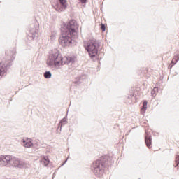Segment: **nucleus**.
Returning <instances> with one entry per match:
<instances>
[{"label": "nucleus", "instance_id": "ddd939ff", "mask_svg": "<svg viewBox=\"0 0 179 179\" xmlns=\"http://www.w3.org/2000/svg\"><path fill=\"white\" fill-rule=\"evenodd\" d=\"M179 61V56L178 55H175L173 57V59L171 61V64H169V68H173V66H174V65H176V64H177Z\"/></svg>", "mask_w": 179, "mask_h": 179}, {"label": "nucleus", "instance_id": "20e7f679", "mask_svg": "<svg viewBox=\"0 0 179 179\" xmlns=\"http://www.w3.org/2000/svg\"><path fill=\"white\" fill-rule=\"evenodd\" d=\"M6 55H8L9 58L7 60H0V79L2 76H6L8 69L12 66V62L15 61V55L16 52L15 51H6Z\"/></svg>", "mask_w": 179, "mask_h": 179}, {"label": "nucleus", "instance_id": "9b49d317", "mask_svg": "<svg viewBox=\"0 0 179 179\" xmlns=\"http://www.w3.org/2000/svg\"><path fill=\"white\" fill-rule=\"evenodd\" d=\"M22 145L25 148H33L34 146V143L31 142V139H28V140H23L22 141Z\"/></svg>", "mask_w": 179, "mask_h": 179}, {"label": "nucleus", "instance_id": "a211bd4d", "mask_svg": "<svg viewBox=\"0 0 179 179\" xmlns=\"http://www.w3.org/2000/svg\"><path fill=\"white\" fill-rule=\"evenodd\" d=\"M175 162H176V164L175 166V167H177L179 165V155H176Z\"/></svg>", "mask_w": 179, "mask_h": 179}, {"label": "nucleus", "instance_id": "393cba45", "mask_svg": "<svg viewBox=\"0 0 179 179\" xmlns=\"http://www.w3.org/2000/svg\"><path fill=\"white\" fill-rule=\"evenodd\" d=\"M138 179H141V178H138Z\"/></svg>", "mask_w": 179, "mask_h": 179}, {"label": "nucleus", "instance_id": "0eeeda50", "mask_svg": "<svg viewBox=\"0 0 179 179\" xmlns=\"http://www.w3.org/2000/svg\"><path fill=\"white\" fill-rule=\"evenodd\" d=\"M12 156L10 155H1L0 156V166L3 167L11 164Z\"/></svg>", "mask_w": 179, "mask_h": 179}, {"label": "nucleus", "instance_id": "f257e3e1", "mask_svg": "<svg viewBox=\"0 0 179 179\" xmlns=\"http://www.w3.org/2000/svg\"><path fill=\"white\" fill-rule=\"evenodd\" d=\"M78 22L74 19L68 22H63L61 27L62 36L59 38V43L62 47H68L72 44V37H75L78 32Z\"/></svg>", "mask_w": 179, "mask_h": 179}, {"label": "nucleus", "instance_id": "b1692460", "mask_svg": "<svg viewBox=\"0 0 179 179\" xmlns=\"http://www.w3.org/2000/svg\"><path fill=\"white\" fill-rule=\"evenodd\" d=\"M36 24H38V22H36Z\"/></svg>", "mask_w": 179, "mask_h": 179}, {"label": "nucleus", "instance_id": "2eb2a0df", "mask_svg": "<svg viewBox=\"0 0 179 179\" xmlns=\"http://www.w3.org/2000/svg\"><path fill=\"white\" fill-rule=\"evenodd\" d=\"M41 162L45 167L50 164V159L47 156L43 157Z\"/></svg>", "mask_w": 179, "mask_h": 179}, {"label": "nucleus", "instance_id": "dca6fc26", "mask_svg": "<svg viewBox=\"0 0 179 179\" xmlns=\"http://www.w3.org/2000/svg\"><path fill=\"white\" fill-rule=\"evenodd\" d=\"M43 76L45 79H51V76H52V74L51 73V71H45L43 73Z\"/></svg>", "mask_w": 179, "mask_h": 179}, {"label": "nucleus", "instance_id": "f03ea898", "mask_svg": "<svg viewBox=\"0 0 179 179\" xmlns=\"http://www.w3.org/2000/svg\"><path fill=\"white\" fill-rule=\"evenodd\" d=\"M73 63H75V57L66 56L62 58L57 50L50 55L46 62L48 66H51L52 68L55 66V68L57 69L59 68L61 65H69V64Z\"/></svg>", "mask_w": 179, "mask_h": 179}, {"label": "nucleus", "instance_id": "412c9836", "mask_svg": "<svg viewBox=\"0 0 179 179\" xmlns=\"http://www.w3.org/2000/svg\"><path fill=\"white\" fill-rule=\"evenodd\" d=\"M134 96V94H131L129 96H128V99H132Z\"/></svg>", "mask_w": 179, "mask_h": 179}, {"label": "nucleus", "instance_id": "f8f14e48", "mask_svg": "<svg viewBox=\"0 0 179 179\" xmlns=\"http://www.w3.org/2000/svg\"><path fill=\"white\" fill-rule=\"evenodd\" d=\"M86 78H87L86 75H85V74L81 76L77 77V78L74 81L75 85H80V83H82V82H83V80H85V79H86Z\"/></svg>", "mask_w": 179, "mask_h": 179}, {"label": "nucleus", "instance_id": "423d86ee", "mask_svg": "<svg viewBox=\"0 0 179 179\" xmlns=\"http://www.w3.org/2000/svg\"><path fill=\"white\" fill-rule=\"evenodd\" d=\"M26 163L23 159L16 157H11V166L13 167H18V169H23Z\"/></svg>", "mask_w": 179, "mask_h": 179}, {"label": "nucleus", "instance_id": "5701e85b", "mask_svg": "<svg viewBox=\"0 0 179 179\" xmlns=\"http://www.w3.org/2000/svg\"><path fill=\"white\" fill-rule=\"evenodd\" d=\"M66 162H68V159H66L62 164V166H64V164H65V163H66Z\"/></svg>", "mask_w": 179, "mask_h": 179}, {"label": "nucleus", "instance_id": "f3484780", "mask_svg": "<svg viewBox=\"0 0 179 179\" xmlns=\"http://www.w3.org/2000/svg\"><path fill=\"white\" fill-rule=\"evenodd\" d=\"M147 109H148V102L145 101L143 102V107L141 108V110H143V113H145V111H146Z\"/></svg>", "mask_w": 179, "mask_h": 179}, {"label": "nucleus", "instance_id": "7ed1b4c3", "mask_svg": "<svg viewBox=\"0 0 179 179\" xmlns=\"http://www.w3.org/2000/svg\"><path fill=\"white\" fill-rule=\"evenodd\" d=\"M108 166V158L106 156H102L99 159L94 161L91 165V170L97 177H101L104 170Z\"/></svg>", "mask_w": 179, "mask_h": 179}, {"label": "nucleus", "instance_id": "9d476101", "mask_svg": "<svg viewBox=\"0 0 179 179\" xmlns=\"http://www.w3.org/2000/svg\"><path fill=\"white\" fill-rule=\"evenodd\" d=\"M145 142L146 144L147 148L150 149V146H152V136H149L148 134V131H145Z\"/></svg>", "mask_w": 179, "mask_h": 179}, {"label": "nucleus", "instance_id": "4be33fe9", "mask_svg": "<svg viewBox=\"0 0 179 179\" xmlns=\"http://www.w3.org/2000/svg\"><path fill=\"white\" fill-rule=\"evenodd\" d=\"M80 1L81 3H86V1L87 0H80Z\"/></svg>", "mask_w": 179, "mask_h": 179}, {"label": "nucleus", "instance_id": "39448f33", "mask_svg": "<svg viewBox=\"0 0 179 179\" xmlns=\"http://www.w3.org/2000/svg\"><path fill=\"white\" fill-rule=\"evenodd\" d=\"M100 42L99 41L91 40L85 45V48L89 53L90 58H96L99 54Z\"/></svg>", "mask_w": 179, "mask_h": 179}, {"label": "nucleus", "instance_id": "6ab92c4d", "mask_svg": "<svg viewBox=\"0 0 179 179\" xmlns=\"http://www.w3.org/2000/svg\"><path fill=\"white\" fill-rule=\"evenodd\" d=\"M101 30H102V31H106V24L103 23L101 24Z\"/></svg>", "mask_w": 179, "mask_h": 179}, {"label": "nucleus", "instance_id": "4468645a", "mask_svg": "<svg viewBox=\"0 0 179 179\" xmlns=\"http://www.w3.org/2000/svg\"><path fill=\"white\" fill-rule=\"evenodd\" d=\"M67 122H66V118L64 117L63 119H62L59 123V126L57 128V131L58 129H59V131H61L62 129V127L63 125H66Z\"/></svg>", "mask_w": 179, "mask_h": 179}, {"label": "nucleus", "instance_id": "1a4fd4ad", "mask_svg": "<svg viewBox=\"0 0 179 179\" xmlns=\"http://www.w3.org/2000/svg\"><path fill=\"white\" fill-rule=\"evenodd\" d=\"M37 31H38V27L31 29L28 33V40L31 41L34 40V38H37L38 37Z\"/></svg>", "mask_w": 179, "mask_h": 179}, {"label": "nucleus", "instance_id": "6e6552de", "mask_svg": "<svg viewBox=\"0 0 179 179\" xmlns=\"http://www.w3.org/2000/svg\"><path fill=\"white\" fill-rule=\"evenodd\" d=\"M68 8V1L66 0H59V3L56 6L57 12H64Z\"/></svg>", "mask_w": 179, "mask_h": 179}, {"label": "nucleus", "instance_id": "aec40b11", "mask_svg": "<svg viewBox=\"0 0 179 179\" xmlns=\"http://www.w3.org/2000/svg\"><path fill=\"white\" fill-rule=\"evenodd\" d=\"M156 90H157V88H154L153 90L151 92V94H152V96H155V92H156Z\"/></svg>", "mask_w": 179, "mask_h": 179}]
</instances>
